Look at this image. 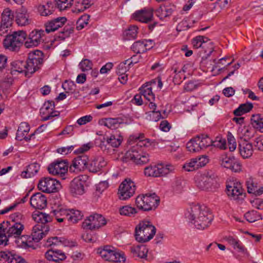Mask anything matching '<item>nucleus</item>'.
<instances>
[{
    "label": "nucleus",
    "instance_id": "1",
    "mask_svg": "<svg viewBox=\"0 0 263 263\" xmlns=\"http://www.w3.org/2000/svg\"><path fill=\"white\" fill-rule=\"evenodd\" d=\"M189 221L199 230H203L209 227L213 216L209 209L204 205H192L185 214Z\"/></svg>",
    "mask_w": 263,
    "mask_h": 263
},
{
    "label": "nucleus",
    "instance_id": "2",
    "mask_svg": "<svg viewBox=\"0 0 263 263\" xmlns=\"http://www.w3.org/2000/svg\"><path fill=\"white\" fill-rule=\"evenodd\" d=\"M150 145L149 139L139 140L128 151V156L137 164H144L149 161V155L143 152L142 147H147Z\"/></svg>",
    "mask_w": 263,
    "mask_h": 263
},
{
    "label": "nucleus",
    "instance_id": "3",
    "mask_svg": "<svg viewBox=\"0 0 263 263\" xmlns=\"http://www.w3.org/2000/svg\"><path fill=\"white\" fill-rule=\"evenodd\" d=\"M156 228L148 221H142L135 228V238L139 242H145L152 239Z\"/></svg>",
    "mask_w": 263,
    "mask_h": 263
},
{
    "label": "nucleus",
    "instance_id": "4",
    "mask_svg": "<svg viewBox=\"0 0 263 263\" xmlns=\"http://www.w3.org/2000/svg\"><path fill=\"white\" fill-rule=\"evenodd\" d=\"M43 52L35 50L28 54V59L25 61V75L30 77L35 71L41 68L43 63Z\"/></svg>",
    "mask_w": 263,
    "mask_h": 263
},
{
    "label": "nucleus",
    "instance_id": "5",
    "mask_svg": "<svg viewBox=\"0 0 263 263\" xmlns=\"http://www.w3.org/2000/svg\"><path fill=\"white\" fill-rule=\"evenodd\" d=\"M159 203L160 198L155 193L139 195L136 199L137 207L143 211L155 210Z\"/></svg>",
    "mask_w": 263,
    "mask_h": 263
},
{
    "label": "nucleus",
    "instance_id": "6",
    "mask_svg": "<svg viewBox=\"0 0 263 263\" xmlns=\"http://www.w3.org/2000/svg\"><path fill=\"white\" fill-rule=\"evenodd\" d=\"M26 36V32L23 30L15 31L12 34H7L4 40V46L6 49L10 51H17L25 41Z\"/></svg>",
    "mask_w": 263,
    "mask_h": 263
},
{
    "label": "nucleus",
    "instance_id": "7",
    "mask_svg": "<svg viewBox=\"0 0 263 263\" xmlns=\"http://www.w3.org/2000/svg\"><path fill=\"white\" fill-rule=\"evenodd\" d=\"M97 253L106 261L123 263L126 260L123 253L118 252L111 246H106L103 248H99Z\"/></svg>",
    "mask_w": 263,
    "mask_h": 263
},
{
    "label": "nucleus",
    "instance_id": "8",
    "mask_svg": "<svg viewBox=\"0 0 263 263\" xmlns=\"http://www.w3.org/2000/svg\"><path fill=\"white\" fill-rule=\"evenodd\" d=\"M175 166L171 164H158L149 165L144 169V174L148 177H158L165 176L174 171Z\"/></svg>",
    "mask_w": 263,
    "mask_h": 263
},
{
    "label": "nucleus",
    "instance_id": "9",
    "mask_svg": "<svg viewBox=\"0 0 263 263\" xmlns=\"http://www.w3.org/2000/svg\"><path fill=\"white\" fill-rule=\"evenodd\" d=\"M107 223L105 218L101 214L93 213L87 217L82 223L84 229L90 230L98 229Z\"/></svg>",
    "mask_w": 263,
    "mask_h": 263
},
{
    "label": "nucleus",
    "instance_id": "10",
    "mask_svg": "<svg viewBox=\"0 0 263 263\" xmlns=\"http://www.w3.org/2000/svg\"><path fill=\"white\" fill-rule=\"evenodd\" d=\"M7 227L5 228L7 231V234L8 235V237L11 238H14L16 239L15 240L16 243H18L21 241L22 243L27 245V242H24L23 240V237H25L24 236H21L23 230L24 229V225L21 222H10L9 221L6 222Z\"/></svg>",
    "mask_w": 263,
    "mask_h": 263
},
{
    "label": "nucleus",
    "instance_id": "11",
    "mask_svg": "<svg viewBox=\"0 0 263 263\" xmlns=\"http://www.w3.org/2000/svg\"><path fill=\"white\" fill-rule=\"evenodd\" d=\"M228 196L233 200H242L246 196V193L240 182L235 180L227 185Z\"/></svg>",
    "mask_w": 263,
    "mask_h": 263
},
{
    "label": "nucleus",
    "instance_id": "12",
    "mask_svg": "<svg viewBox=\"0 0 263 263\" xmlns=\"http://www.w3.org/2000/svg\"><path fill=\"white\" fill-rule=\"evenodd\" d=\"M68 164L65 160H57L50 164L48 171L50 174L60 176L65 179V176L67 174Z\"/></svg>",
    "mask_w": 263,
    "mask_h": 263
},
{
    "label": "nucleus",
    "instance_id": "13",
    "mask_svg": "<svg viewBox=\"0 0 263 263\" xmlns=\"http://www.w3.org/2000/svg\"><path fill=\"white\" fill-rule=\"evenodd\" d=\"M136 185L130 179H126L119 186V198L121 200H126L133 196L135 193Z\"/></svg>",
    "mask_w": 263,
    "mask_h": 263
},
{
    "label": "nucleus",
    "instance_id": "14",
    "mask_svg": "<svg viewBox=\"0 0 263 263\" xmlns=\"http://www.w3.org/2000/svg\"><path fill=\"white\" fill-rule=\"evenodd\" d=\"M60 184L57 179L46 177L41 179L38 184V188L43 192L50 193L58 191Z\"/></svg>",
    "mask_w": 263,
    "mask_h": 263
},
{
    "label": "nucleus",
    "instance_id": "15",
    "mask_svg": "<svg viewBox=\"0 0 263 263\" xmlns=\"http://www.w3.org/2000/svg\"><path fill=\"white\" fill-rule=\"evenodd\" d=\"M88 157L86 155H82L77 156L72 161L69 166V171L75 173H79L84 171L85 168H88Z\"/></svg>",
    "mask_w": 263,
    "mask_h": 263
},
{
    "label": "nucleus",
    "instance_id": "16",
    "mask_svg": "<svg viewBox=\"0 0 263 263\" xmlns=\"http://www.w3.org/2000/svg\"><path fill=\"white\" fill-rule=\"evenodd\" d=\"M154 11L152 8H144L135 11L132 14V18L141 23H148L153 19Z\"/></svg>",
    "mask_w": 263,
    "mask_h": 263
},
{
    "label": "nucleus",
    "instance_id": "17",
    "mask_svg": "<svg viewBox=\"0 0 263 263\" xmlns=\"http://www.w3.org/2000/svg\"><path fill=\"white\" fill-rule=\"evenodd\" d=\"M44 31L43 30H33L29 35L28 37H26L25 46L27 48H31L38 46L44 41Z\"/></svg>",
    "mask_w": 263,
    "mask_h": 263
},
{
    "label": "nucleus",
    "instance_id": "18",
    "mask_svg": "<svg viewBox=\"0 0 263 263\" xmlns=\"http://www.w3.org/2000/svg\"><path fill=\"white\" fill-rule=\"evenodd\" d=\"M82 176H78L71 181L70 191L73 196L81 195L84 193L85 182L82 180Z\"/></svg>",
    "mask_w": 263,
    "mask_h": 263
},
{
    "label": "nucleus",
    "instance_id": "19",
    "mask_svg": "<svg viewBox=\"0 0 263 263\" xmlns=\"http://www.w3.org/2000/svg\"><path fill=\"white\" fill-rule=\"evenodd\" d=\"M66 22L67 18L64 16L58 17L49 21L45 24V31L48 33L55 31L63 26Z\"/></svg>",
    "mask_w": 263,
    "mask_h": 263
},
{
    "label": "nucleus",
    "instance_id": "20",
    "mask_svg": "<svg viewBox=\"0 0 263 263\" xmlns=\"http://www.w3.org/2000/svg\"><path fill=\"white\" fill-rule=\"evenodd\" d=\"M42 224H36L33 227L31 236L34 242H39L47 235L49 231V226H42Z\"/></svg>",
    "mask_w": 263,
    "mask_h": 263
},
{
    "label": "nucleus",
    "instance_id": "21",
    "mask_svg": "<svg viewBox=\"0 0 263 263\" xmlns=\"http://www.w3.org/2000/svg\"><path fill=\"white\" fill-rule=\"evenodd\" d=\"M195 181L197 187L202 190H209L212 188L214 183V179L211 176L206 175H202L197 176L195 178Z\"/></svg>",
    "mask_w": 263,
    "mask_h": 263
},
{
    "label": "nucleus",
    "instance_id": "22",
    "mask_svg": "<svg viewBox=\"0 0 263 263\" xmlns=\"http://www.w3.org/2000/svg\"><path fill=\"white\" fill-rule=\"evenodd\" d=\"M45 258L49 261L59 262L66 258L65 253L55 248H51L45 254Z\"/></svg>",
    "mask_w": 263,
    "mask_h": 263
},
{
    "label": "nucleus",
    "instance_id": "23",
    "mask_svg": "<svg viewBox=\"0 0 263 263\" xmlns=\"http://www.w3.org/2000/svg\"><path fill=\"white\" fill-rule=\"evenodd\" d=\"M30 202L34 209L42 210L47 206V198L41 193H36L31 197Z\"/></svg>",
    "mask_w": 263,
    "mask_h": 263
},
{
    "label": "nucleus",
    "instance_id": "24",
    "mask_svg": "<svg viewBox=\"0 0 263 263\" xmlns=\"http://www.w3.org/2000/svg\"><path fill=\"white\" fill-rule=\"evenodd\" d=\"M153 46V42L152 40H139L135 42L132 46V50L135 53H144L150 49Z\"/></svg>",
    "mask_w": 263,
    "mask_h": 263
},
{
    "label": "nucleus",
    "instance_id": "25",
    "mask_svg": "<svg viewBox=\"0 0 263 263\" xmlns=\"http://www.w3.org/2000/svg\"><path fill=\"white\" fill-rule=\"evenodd\" d=\"M107 164V161L101 156L95 157L88 164V169L89 172L97 173L100 171Z\"/></svg>",
    "mask_w": 263,
    "mask_h": 263
},
{
    "label": "nucleus",
    "instance_id": "26",
    "mask_svg": "<svg viewBox=\"0 0 263 263\" xmlns=\"http://www.w3.org/2000/svg\"><path fill=\"white\" fill-rule=\"evenodd\" d=\"M176 9L174 5H161L154 12L155 15L161 20L170 17Z\"/></svg>",
    "mask_w": 263,
    "mask_h": 263
},
{
    "label": "nucleus",
    "instance_id": "27",
    "mask_svg": "<svg viewBox=\"0 0 263 263\" xmlns=\"http://www.w3.org/2000/svg\"><path fill=\"white\" fill-rule=\"evenodd\" d=\"M239 150L240 155L243 158H249L253 153V144L241 140L239 143Z\"/></svg>",
    "mask_w": 263,
    "mask_h": 263
},
{
    "label": "nucleus",
    "instance_id": "28",
    "mask_svg": "<svg viewBox=\"0 0 263 263\" xmlns=\"http://www.w3.org/2000/svg\"><path fill=\"white\" fill-rule=\"evenodd\" d=\"M130 251L132 256L139 258L146 259L148 253V249L145 245H140L130 247Z\"/></svg>",
    "mask_w": 263,
    "mask_h": 263
},
{
    "label": "nucleus",
    "instance_id": "29",
    "mask_svg": "<svg viewBox=\"0 0 263 263\" xmlns=\"http://www.w3.org/2000/svg\"><path fill=\"white\" fill-rule=\"evenodd\" d=\"M15 22L20 26H26L29 24V15L26 10L21 9L16 11Z\"/></svg>",
    "mask_w": 263,
    "mask_h": 263
},
{
    "label": "nucleus",
    "instance_id": "30",
    "mask_svg": "<svg viewBox=\"0 0 263 263\" xmlns=\"http://www.w3.org/2000/svg\"><path fill=\"white\" fill-rule=\"evenodd\" d=\"M224 240H226L230 245L232 246L233 248L241 253H245L247 249L243 245L242 242L236 237L232 236L224 237Z\"/></svg>",
    "mask_w": 263,
    "mask_h": 263
},
{
    "label": "nucleus",
    "instance_id": "31",
    "mask_svg": "<svg viewBox=\"0 0 263 263\" xmlns=\"http://www.w3.org/2000/svg\"><path fill=\"white\" fill-rule=\"evenodd\" d=\"M32 218L37 222V224H42V226H49L47 223L51 220L49 215L39 211H36L33 213Z\"/></svg>",
    "mask_w": 263,
    "mask_h": 263
},
{
    "label": "nucleus",
    "instance_id": "32",
    "mask_svg": "<svg viewBox=\"0 0 263 263\" xmlns=\"http://www.w3.org/2000/svg\"><path fill=\"white\" fill-rule=\"evenodd\" d=\"M40 165L39 163L35 162L28 165L26 170L21 173V177L23 178H31L34 176L40 170Z\"/></svg>",
    "mask_w": 263,
    "mask_h": 263
},
{
    "label": "nucleus",
    "instance_id": "33",
    "mask_svg": "<svg viewBox=\"0 0 263 263\" xmlns=\"http://www.w3.org/2000/svg\"><path fill=\"white\" fill-rule=\"evenodd\" d=\"M68 209H65L61 207H58L51 211V213L59 222L68 221Z\"/></svg>",
    "mask_w": 263,
    "mask_h": 263
},
{
    "label": "nucleus",
    "instance_id": "34",
    "mask_svg": "<svg viewBox=\"0 0 263 263\" xmlns=\"http://www.w3.org/2000/svg\"><path fill=\"white\" fill-rule=\"evenodd\" d=\"M14 17L13 11L9 8H5L1 15V22L12 26Z\"/></svg>",
    "mask_w": 263,
    "mask_h": 263
},
{
    "label": "nucleus",
    "instance_id": "35",
    "mask_svg": "<svg viewBox=\"0 0 263 263\" xmlns=\"http://www.w3.org/2000/svg\"><path fill=\"white\" fill-rule=\"evenodd\" d=\"M45 245L47 247H51V248L58 246H66V239L63 237H50L47 239Z\"/></svg>",
    "mask_w": 263,
    "mask_h": 263
},
{
    "label": "nucleus",
    "instance_id": "36",
    "mask_svg": "<svg viewBox=\"0 0 263 263\" xmlns=\"http://www.w3.org/2000/svg\"><path fill=\"white\" fill-rule=\"evenodd\" d=\"M123 123V120L120 118L105 119L104 125L111 129L118 128L121 124Z\"/></svg>",
    "mask_w": 263,
    "mask_h": 263
},
{
    "label": "nucleus",
    "instance_id": "37",
    "mask_svg": "<svg viewBox=\"0 0 263 263\" xmlns=\"http://www.w3.org/2000/svg\"><path fill=\"white\" fill-rule=\"evenodd\" d=\"M122 141L123 137L117 133L111 135L109 137L106 139L107 143L113 147H118L120 145Z\"/></svg>",
    "mask_w": 263,
    "mask_h": 263
},
{
    "label": "nucleus",
    "instance_id": "38",
    "mask_svg": "<svg viewBox=\"0 0 263 263\" xmlns=\"http://www.w3.org/2000/svg\"><path fill=\"white\" fill-rule=\"evenodd\" d=\"M54 8L51 2H48L46 5H40L38 11L42 16H49L54 12Z\"/></svg>",
    "mask_w": 263,
    "mask_h": 263
},
{
    "label": "nucleus",
    "instance_id": "39",
    "mask_svg": "<svg viewBox=\"0 0 263 263\" xmlns=\"http://www.w3.org/2000/svg\"><path fill=\"white\" fill-rule=\"evenodd\" d=\"M68 221L73 223H77L79 220L82 219L83 215L81 211L74 209H68Z\"/></svg>",
    "mask_w": 263,
    "mask_h": 263
},
{
    "label": "nucleus",
    "instance_id": "40",
    "mask_svg": "<svg viewBox=\"0 0 263 263\" xmlns=\"http://www.w3.org/2000/svg\"><path fill=\"white\" fill-rule=\"evenodd\" d=\"M253 107L252 103L247 102L242 104L234 110V114L236 116H240L242 115L249 112Z\"/></svg>",
    "mask_w": 263,
    "mask_h": 263
},
{
    "label": "nucleus",
    "instance_id": "41",
    "mask_svg": "<svg viewBox=\"0 0 263 263\" xmlns=\"http://www.w3.org/2000/svg\"><path fill=\"white\" fill-rule=\"evenodd\" d=\"M196 137L197 140V142L200 144V146L202 150L212 145V140L208 135H201Z\"/></svg>",
    "mask_w": 263,
    "mask_h": 263
},
{
    "label": "nucleus",
    "instance_id": "42",
    "mask_svg": "<svg viewBox=\"0 0 263 263\" xmlns=\"http://www.w3.org/2000/svg\"><path fill=\"white\" fill-rule=\"evenodd\" d=\"M138 28L137 26L133 25L129 27L124 33L125 39L127 40H134L137 36Z\"/></svg>",
    "mask_w": 263,
    "mask_h": 263
},
{
    "label": "nucleus",
    "instance_id": "43",
    "mask_svg": "<svg viewBox=\"0 0 263 263\" xmlns=\"http://www.w3.org/2000/svg\"><path fill=\"white\" fill-rule=\"evenodd\" d=\"M11 69L20 73L25 72V61L16 60L11 63Z\"/></svg>",
    "mask_w": 263,
    "mask_h": 263
},
{
    "label": "nucleus",
    "instance_id": "44",
    "mask_svg": "<svg viewBox=\"0 0 263 263\" xmlns=\"http://www.w3.org/2000/svg\"><path fill=\"white\" fill-rule=\"evenodd\" d=\"M186 148L190 152H198L201 149L200 144L197 142L196 137L190 140L186 144Z\"/></svg>",
    "mask_w": 263,
    "mask_h": 263
},
{
    "label": "nucleus",
    "instance_id": "45",
    "mask_svg": "<svg viewBox=\"0 0 263 263\" xmlns=\"http://www.w3.org/2000/svg\"><path fill=\"white\" fill-rule=\"evenodd\" d=\"M73 28L65 27L63 29V31L59 32L58 34H56L55 35L54 40L55 41H63L66 38L68 37L70 34L73 33Z\"/></svg>",
    "mask_w": 263,
    "mask_h": 263
},
{
    "label": "nucleus",
    "instance_id": "46",
    "mask_svg": "<svg viewBox=\"0 0 263 263\" xmlns=\"http://www.w3.org/2000/svg\"><path fill=\"white\" fill-rule=\"evenodd\" d=\"M140 93L148 101H154L155 100V95L152 91V88L148 87L147 85L142 86L140 89Z\"/></svg>",
    "mask_w": 263,
    "mask_h": 263
},
{
    "label": "nucleus",
    "instance_id": "47",
    "mask_svg": "<svg viewBox=\"0 0 263 263\" xmlns=\"http://www.w3.org/2000/svg\"><path fill=\"white\" fill-rule=\"evenodd\" d=\"M245 217L246 220L250 222H253L262 219L261 215L255 210L247 212L245 214Z\"/></svg>",
    "mask_w": 263,
    "mask_h": 263
},
{
    "label": "nucleus",
    "instance_id": "48",
    "mask_svg": "<svg viewBox=\"0 0 263 263\" xmlns=\"http://www.w3.org/2000/svg\"><path fill=\"white\" fill-rule=\"evenodd\" d=\"M209 40L204 36L198 35L193 38L192 40V44L194 48L198 49L201 47Z\"/></svg>",
    "mask_w": 263,
    "mask_h": 263
},
{
    "label": "nucleus",
    "instance_id": "49",
    "mask_svg": "<svg viewBox=\"0 0 263 263\" xmlns=\"http://www.w3.org/2000/svg\"><path fill=\"white\" fill-rule=\"evenodd\" d=\"M137 213V210L129 205L123 206L120 208V213L126 216H134Z\"/></svg>",
    "mask_w": 263,
    "mask_h": 263
},
{
    "label": "nucleus",
    "instance_id": "50",
    "mask_svg": "<svg viewBox=\"0 0 263 263\" xmlns=\"http://www.w3.org/2000/svg\"><path fill=\"white\" fill-rule=\"evenodd\" d=\"M256 133L255 128L254 127H248L244 129V132L243 133V140L242 141H245L248 142L251 139L256 137L255 134Z\"/></svg>",
    "mask_w": 263,
    "mask_h": 263
},
{
    "label": "nucleus",
    "instance_id": "51",
    "mask_svg": "<svg viewBox=\"0 0 263 263\" xmlns=\"http://www.w3.org/2000/svg\"><path fill=\"white\" fill-rule=\"evenodd\" d=\"M10 238L8 237L7 234V231L5 229V226L2 223L0 224V245L6 246L9 239Z\"/></svg>",
    "mask_w": 263,
    "mask_h": 263
},
{
    "label": "nucleus",
    "instance_id": "52",
    "mask_svg": "<svg viewBox=\"0 0 263 263\" xmlns=\"http://www.w3.org/2000/svg\"><path fill=\"white\" fill-rule=\"evenodd\" d=\"M89 17V15L85 14L79 18L76 23V28L78 30L82 29L88 24Z\"/></svg>",
    "mask_w": 263,
    "mask_h": 263
},
{
    "label": "nucleus",
    "instance_id": "53",
    "mask_svg": "<svg viewBox=\"0 0 263 263\" xmlns=\"http://www.w3.org/2000/svg\"><path fill=\"white\" fill-rule=\"evenodd\" d=\"M186 187V182L182 179H177L173 186V190L176 193H180L184 190Z\"/></svg>",
    "mask_w": 263,
    "mask_h": 263
},
{
    "label": "nucleus",
    "instance_id": "54",
    "mask_svg": "<svg viewBox=\"0 0 263 263\" xmlns=\"http://www.w3.org/2000/svg\"><path fill=\"white\" fill-rule=\"evenodd\" d=\"M73 0H56L58 8L60 11L65 10L70 8L72 4Z\"/></svg>",
    "mask_w": 263,
    "mask_h": 263
},
{
    "label": "nucleus",
    "instance_id": "55",
    "mask_svg": "<svg viewBox=\"0 0 263 263\" xmlns=\"http://www.w3.org/2000/svg\"><path fill=\"white\" fill-rule=\"evenodd\" d=\"M183 168L187 172L193 171L198 169L199 167L195 158L191 159L189 162L185 163L183 165Z\"/></svg>",
    "mask_w": 263,
    "mask_h": 263
},
{
    "label": "nucleus",
    "instance_id": "56",
    "mask_svg": "<svg viewBox=\"0 0 263 263\" xmlns=\"http://www.w3.org/2000/svg\"><path fill=\"white\" fill-rule=\"evenodd\" d=\"M62 87L66 93H73L75 91L76 85L72 81L66 80L62 84Z\"/></svg>",
    "mask_w": 263,
    "mask_h": 263
},
{
    "label": "nucleus",
    "instance_id": "57",
    "mask_svg": "<svg viewBox=\"0 0 263 263\" xmlns=\"http://www.w3.org/2000/svg\"><path fill=\"white\" fill-rule=\"evenodd\" d=\"M54 108V102L52 101H48L45 102L41 109V113L43 115H46L47 112L52 110Z\"/></svg>",
    "mask_w": 263,
    "mask_h": 263
},
{
    "label": "nucleus",
    "instance_id": "58",
    "mask_svg": "<svg viewBox=\"0 0 263 263\" xmlns=\"http://www.w3.org/2000/svg\"><path fill=\"white\" fill-rule=\"evenodd\" d=\"M12 254L10 252H0V263H10Z\"/></svg>",
    "mask_w": 263,
    "mask_h": 263
},
{
    "label": "nucleus",
    "instance_id": "59",
    "mask_svg": "<svg viewBox=\"0 0 263 263\" xmlns=\"http://www.w3.org/2000/svg\"><path fill=\"white\" fill-rule=\"evenodd\" d=\"M212 145L221 149H225L227 147L226 141L225 139L217 137L215 141H212Z\"/></svg>",
    "mask_w": 263,
    "mask_h": 263
},
{
    "label": "nucleus",
    "instance_id": "60",
    "mask_svg": "<svg viewBox=\"0 0 263 263\" xmlns=\"http://www.w3.org/2000/svg\"><path fill=\"white\" fill-rule=\"evenodd\" d=\"M79 66L82 71H86L92 69V63L90 60L84 59L80 63Z\"/></svg>",
    "mask_w": 263,
    "mask_h": 263
},
{
    "label": "nucleus",
    "instance_id": "61",
    "mask_svg": "<svg viewBox=\"0 0 263 263\" xmlns=\"http://www.w3.org/2000/svg\"><path fill=\"white\" fill-rule=\"evenodd\" d=\"M252 143L256 149L263 151V136H256Z\"/></svg>",
    "mask_w": 263,
    "mask_h": 263
},
{
    "label": "nucleus",
    "instance_id": "62",
    "mask_svg": "<svg viewBox=\"0 0 263 263\" xmlns=\"http://www.w3.org/2000/svg\"><path fill=\"white\" fill-rule=\"evenodd\" d=\"M246 184L248 189V192L249 194H254L257 188L256 183L254 182L252 178H249L246 182Z\"/></svg>",
    "mask_w": 263,
    "mask_h": 263
},
{
    "label": "nucleus",
    "instance_id": "63",
    "mask_svg": "<svg viewBox=\"0 0 263 263\" xmlns=\"http://www.w3.org/2000/svg\"><path fill=\"white\" fill-rule=\"evenodd\" d=\"M34 135V133L30 134L29 136H26V135L20 130L17 129L15 139L18 141H22L23 140H25L26 141L28 142L30 140L31 138Z\"/></svg>",
    "mask_w": 263,
    "mask_h": 263
},
{
    "label": "nucleus",
    "instance_id": "64",
    "mask_svg": "<svg viewBox=\"0 0 263 263\" xmlns=\"http://www.w3.org/2000/svg\"><path fill=\"white\" fill-rule=\"evenodd\" d=\"M129 59L125 61L124 62L121 63L117 68L116 72L117 74H125L127 70V67L125 66L127 64Z\"/></svg>",
    "mask_w": 263,
    "mask_h": 263
}]
</instances>
